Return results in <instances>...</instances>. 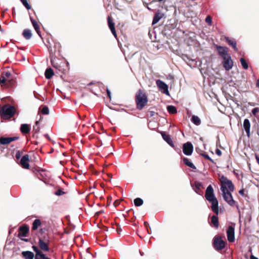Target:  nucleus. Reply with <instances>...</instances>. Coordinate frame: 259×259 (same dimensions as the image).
Here are the masks:
<instances>
[{
	"instance_id": "obj_1",
	"label": "nucleus",
	"mask_w": 259,
	"mask_h": 259,
	"mask_svg": "<svg viewBox=\"0 0 259 259\" xmlns=\"http://www.w3.org/2000/svg\"><path fill=\"white\" fill-rule=\"evenodd\" d=\"M50 54L51 62L52 66L62 73H64L66 69L63 67L67 65L64 61L60 60L58 57L61 56V46L59 42H54L53 47L51 44L48 47ZM67 67V66H66Z\"/></svg>"
},
{
	"instance_id": "obj_2",
	"label": "nucleus",
	"mask_w": 259,
	"mask_h": 259,
	"mask_svg": "<svg viewBox=\"0 0 259 259\" xmlns=\"http://www.w3.org/2000/svg\"><path fill=\"white\" fill-rule=\"evenodd\" d=\"M148 101V99L144 91L139 89L135 96L137 109L141 110L147 104Z\"/></svg>"
},
{
	"instance_id": "obj_3",
	"label": "nucleus",
	"mask_w": 259,
	"mask_h": 259,
	"mask_svg": "<svg viewBox=\"0 0 259 259\" xmlns=\"http://www.w3.org/2000/svg\"><path fill=\"white\" fill-rule=\"evenodd\" d=\"M15 78L9 71H4L0 77V84L2 87H12L15 83Z\"/></svg>"
},
{
	"instance_id": "obj_4",
	"label": "nucleus",
	"mask_w": 259,
	"mask_h": 259,
	"mask_svg": "<svg viewBox=\"0 0 259 259\" xmlns=\"http://www.w3.org/2000/svg\"><path fill=\"white\" fill-rule=\"evenodd\" d=\"M16 112L15 108L8 104L4 105L1 111V116L3 119L10 118Z\"/></svg>"
},
{
	"instance_id": "obj_5",
	"label": "nucleus",
	"mask_w": 259,
	"mask_h": 259,
	"mask_svg": "<svg viewBox=\"0 0 259 259\" xmlns=\"http://www.w3.org/2000/svg\"><path fill=\"white\" fill-rule=\"evenodd\" d=\"M219 180L221 183V190L223 191V188L225 187L226 189H228L231 192H233L234 190V186L232 183V181L229 180L226 177L222 175L220 177Z\"/></svg>"
},
{
	"instance_id": "obj_6",
	"label": "nucleus",
	"mask_w": 259,
	"mask_h": 259,
	"mask_svg": "<svg viewBox=\"0 0 259 259\" xmlns=\"http://www.w3.org/2000/svg\"><path fill=\"white\" fill-rule=\"evenodd\" d=\"M223 188V196L224 200L231 206H233L235 204V201L233 199L232 195L230 192H229L228 189H226L225 187Z\"/></svg>"
},
{
	"instance_id": "obj_7",
	"label": "nucleus",
	"mask_w": 259,
	"mask_h": 259,
	"mask_svg": "<svg viewBox=\"0 0 259 259\" xmlns=\"http://www.w3.org/2000/svg\"><path fill=\"white\" fill-rule=\"evenodd\" d=\"M213 244L217 250H221L225 247L226 243L221 236H217L213 239Z\"/></svg>"
},
{
	"instance_id": "obj_8",
	"label": "nucleus",
	"mask_w": 259,
	"mask_h": 259,
	"mask_svg": "<svg viewBox=\"0 0 259 259\" xmlns=\"http://www.w3.org/2000/svg\"><path fill=\"white\" fill-rule=\"evenodd\" d=\"M49 242L48 237H44V238H39L38 245L40 249L45 252L49 251L50 250Z\"/></svg>"
},
{
	"instance_id": "obj_9",
	"label": "nucleus",
	"mask_w": 259,
	"mask_h": 259,
	"mask_svg": "<svg viewBox=\"0 0 259 259\" xmlns=\"http://www.w3.org/2000/svg\"><path fill=\"white\" fill-rule=\"evenodd\" d=\"M29 231V227L27 225H23L20 227L19 228V233L18 237L22 240H23L25 242H28L29 241L28 239L23 238L22 237H26Z\"/></svg>"
},
{
	"instance_id": "obj_10",
	"label": "nucleus",
	"mask_w": 259,
	"mask_h": 259,
	"mask_svg": "<svg viewBox=\"0 0 259 259\" xmlns=\"http://www.w3.org/2000/svg\"><path fill=\"white\" fill-rule=\"evenodd\" d=\"M205 197L208 201L217 199L214 194V191L211 185H209L205 191Z\"/></svg>"
},
{
	"instance_id": "obj_11",
	"label": "nucleus",
	"mask_w": 259,
	"mask_h": 259,
	"mask_svg": "<svg viewBox=\"0 0 259 259\" xmlns=\"http://www.w3.org/2000/svg\"><path fill=\"white\" fill-rule=\"evenodd\" d=\"M223 67L226 70L229 71L230 70L233 66V62L231 59V56L229 55L228 56H226L225 59H223Z\"/></svg>"
},
{
	"instance_id": "obj_12",
	"label": "nucleus",
	"mask_w": 259,
	"mask_h": 259,
	"mask_svg": "<svg viewBox=\"0 0 259 259\" xmlns=\"http://www.w3.org/2000/svg\"><path fill=\"white\" fill-rule=\"evenodd\" d=\"M193 151V146L190 142H187L184 144L183 146V153L186 155H191Z\"/></svg>"
},
{
	"instance_id": "obj_13",
	"label": "nucleus",
	"mask_w": 259,
	"mask_h": 259,
	"mask_svg": "<svg viewBox=\"0 0 259 259\" xmlns=\"http://www.w3.org/2000/svg\"><path fill=\"white\" fill-rule=\"evenodd\" d=\"M215 48L218 50L219 55L223 58L225 59L226 56H229L228 54V48L221 46L215 45Z\"/></svg>"
},
{
	"instance_id": "obj_14",
	"label": "nucleus",
	"mask_w": 259,
	"mask_h": 259,
	"mask_svg": "<svg viewBox=\"0 0 259 259\" xmlns=\"http://www.w3.org/2000/svg\"><path fill=\"white\" fill-rule=\"evenodd\" d=\"M227 239L229 242H233L235 240V229L232 226H230L227 231Z\"/></svg>"
},
{
	"instance_id": "obj_15",
	"label": "nucleus",
	"mask_w": 259,
	"mask_h": 259,
	"mask_svg": "<svg viewBox=\"0 0 259 259\" xmlns=\"http://www.w3.org/2000/svg\"><path fill=\"white\" fill-rule=\"evenodd\" d=\"M156 83L159 89L163 90V93L166 95L169 94L168 90V87L164 82L160 79H158L156 80Z\"/></svg>"
},
{
	"instance_id": "obj_16",
	"label": "nucleus",
	"mask_w": 259,
	"mask_h": 259,
	"mask_svg": "<svg viewBox=\"0 0 259 259\" xmlns=\"http://www.w3.org/2000/svg\"><path fill=\"white\" fill-rule=\"evenodd\" d=\"M107 22H108V26L112 32V33L113 34V35H114V36L115 38H117V33H116V32L115 30V23L113 22V20L111 16H108Z\"/></svg>"
},
{
	"instance_id": "obj_17",
	"label": "nucleus",
	"mask_w": 259,
	"mask_h": 259,
	"mask_svg": "<svg viewBox=\"0 0 259 259\" xmlns=\"http://www.w3.org/2000/svg\"><path fill=\"white\" fill-rule=\"evenodd\" d=\"M29 161V156L25 154L21 159L20 164L23 168L28 169L29 164L28 162Z\"/></svg>"
},
{
	"instance_id": "obj_18",
	"label": "nucleus",
	"mask_w": 259,
	"mask_h": 259,
	"mask_svg": "<svg viewBox=\"0 0 259 259\" xmlns=\"http://www.w3.org/2000/svg\"><path fill=\"white\" fill-rule=\"evenodd\" d=\"M42 117L40 116V119L39 120L36 121L35 123V125L33 127V130H32V137L37 138H38V134L39 132L40 131V127L38 126V124L39 122V121L41 119Z\"/></svg>"
},
{
	"instance_id": "obj_19",
	"label": "nucleus",
	"mask_w": 259,
	"mask_h": 259,
	"mask_svg": "<svg viewBox=\"0 0 259 259\" xmlns=\"http://www.w3.org/2000/svg\"><path fill=\"white\" fill-rule=\"evenodd\" d=\"M163 16L164 14L159 10H158L154 16L152 21V25H154L158 23Z\"/></svg>"
},
{
	"instance_id": "obj_20",
	"label": "nucleus",
	"mask_w": 259,
	"mask_h": 259,
	"mask_svg": "<svg viewBox=\"0 0 259 259\" xmlns=\"http://www.w3.org/2000/svg\"><path fill=\"white\" fill-rule=\"evenodd\" d=\"M211 203V210L217 214H219V202L217 199L209 201Z\"/></svg>"
},
{
	"instance_id": "obj_21",
	"label": "nucleus",
	"mask_w": 259,
	"mask_h": 259,
	"mask_svg": "<svg viewBox=\"0 0 259 259\" xmlns=\"http://www.w3.org/2000/svg\"><path fill=\"white\" fill-rule=\"evenodd\" d=\"M243 127L246 132V135L248 137H250V123L248 119H245L243 122Z\"/></svg>"
},
{
	"instance_id": "obj_22",
	"label": "nucleus",
	"mask_w": 259,
	"mask_h": 259,
	"mask_svg": "<svg viewBox=\"0 0 259 259\" xmlns=\"http://www.w3.org/2000/svg\"><path fill=\"white\" fill-rule=\"evenodd\" d=\"M161 135L163 139L170 146L174 147V144L172 140L171 139L170 135H166L164 132H161Z\"/></svg>"
},
{
	"instance_id": "obj_23",
	"label": "nucleus",
	"mask_w": 259,
	"mask_h": 259,
	"mask_svg": "<svg viewBox=\"0 0 259 259\" xmlns=\"http://www.w3.org/2000/svg\"><path fill=\"white\" fill-rule=\"evenodd\" d=\"M20 131L24 134L26 135L29 134L30 131V126L28 124H22L20 126Z\"/></svg>"
},
{
	"instance_id": "obj_24",
	"label": "nucleus",
	"mask_w": 259,
	"mask_h": 259,
	"mask_svg": "<svg viewBox=\"0 0 259 259\" xmlns=\"http://www.w3.org/2000/svg\"><path fill=\"white\" fill-rule=\"evenodd\" d=\"M30 20L32 23V24L35 29V31H36L38 35L42 38V36L41 35L40 31V28H39V25L37 23V22L34 20L33 18H30Z\"/></svg>"
},
{
	"instance_id": "obj_25",
	"label": "nucleus",
	"mask_w": 259,
	"mask_h": 259,
	"mask_svg": "<svg viewBox=\"0 0 259 259\" xmlns=\"http://www.w3.org/2000/svg\"><path fill=\"white\" fill-rule=\"evenodd\" d=\"M225 39L227 40L229 45L231 46L236 52L238 51V49L237 48V43L235 40L231 39L228 37H225Z\"/></svg>"
},
{
	"instance_id": "obj_26",
	"label": "nucleus",
	"mask_w": 259,
	"mask_h": 259,
	"mask_svg": "<svg viewBox=\"0 0 259 259\" xmlns=\"http://www.w3.org/2000/svg\"><path fill=\"white\" fill-rule=\"evenodd\" d=\"M54 73L53 70L51 68H47L45 71V77L47 79H51L54 75Z\"/></svg>"
},
{
	"instance_id": "obj_27",
	"label": "nucleus",
	"mask_w": 259,
	"mask_h": 259,
	"mask_svg": "<svg viewBox=\"0 0 259 259\" xmlns=\"http://www.w3.org/2000/svg\"><path fill=\"white\" fill-rule=\"evenodd\" d=\"M23 36L26 39H29L32 36V33L30 30L25 29L22 32Z\"/></svg>"
},
{
	"instance_id": "obj_28",
	"label": "nucleus",
	"mask_w": 259,
	"mask_h": 259,
	"mask_svg": "<svg viewBox=\"0 0 259 259\" xmlns=\"http://www.w3.org/2000/svg\"><path fill=\"white\" fill-rule=\"evenodd\" d=\"M183 161L184 163L189 167L193 169H195L196 168V166L191 161H190L188 158L184 157L183 159Z\"/></svg>"
},
{
	"instance_id": "obj_29",
	"label": "nucleus",
	"mask_w": 259,
	"mask_h": 259,
	"mask_svg": "<svg viewBox=\"0 0 259 259\" xmlns=\"http://www.w3.org/2000/svg\"><path fill=\"white\" fill-rule=\"evenodd\" d=\"M22 254L25 259L34 258V254L32 252L29 251H23Z\"/></svg>"
},
{
	"instance_id": "obj_30",
	"label": "nucleus",
	"mask_w": 259,
	"mask_h": 259,
	"mask_svg": "<svg viewBox=\"0 0 259 259\" xmlns=\"http://www.w3.org/2000/svg\"><path fill=\"white\" fill-rule=\"evenodd\" d=\"M41 225V223L40 220L36 219L34 221L32 224V230H36L38 229V228Z\"/></svg>"
},
{
	"instance_id": "obj_31",
	"label": "nucleus",
	"mask_w": 259,
	"mask_h": 259,
	"mask_svg": "<svg viewBox=\"0 0 259 259\" xmlns=\"http://www.w3.org/2000/svg\"><path fill=\"white\" fill-rule=\"evenodd\" d=\"M211 222L216 228L219 227V219L217 215H212L211 218Z\"/></svg>"
},
{
	"instance_id": "obj_32",
	"label": "nucleus",
	"mask_w": 259,
	"mask_h": 259,
	"mask_svg": "<svg viewBox=\"0 0 259 259\" xmlns=\"http://www.w3.org/2000/svg\"><path fill=\"white\" fill-rule=\"evenodd\" d=\"M191 121L196 125H199L201 124L200 118L196 115H193L192 116Z\"/></svg>"
},
{
	"instance_id": "obj_33",
	"label": "nucleus",
	"mask_w": 259,
	"mask_h": 259,
	"mask_svg": "<svg viewBox=\"0 0 259 259\" xmlns=\"http://www.w3.org/2000/svg\"><path fill=\"white\" fill-rule=\"evenodd\" d=\"M167 110L170 114H176L177 113V108L172 105L168 106L167 107Z\"/></svg>"
},
{
	"instance_id": "obj_34",
	"label": "nucleus",
	"mask_w": 259,
	"mask_h": 259,
	"mask_svg": "<svg viewBox=\"0 0 259 259\" xmlns=\"http://www.w3.org/2000/svg\"><path fill=\"white\" fill-rule=\"evenodd\" d=\"M194 185L195 187V192L199 194V191L200 190L201 188L202 187V183L199 182H195L194 183Z\"/></svg>"
},
{
	"instance_id": "obj_35",
	"label": "nucleus",
	"mask_w": 259,
	"mask_h": 259,
	"mask_svg": "<svg viewBox=\"0 0 259 259\" xmlns=\"http://www.w3.org/2000/svg\"><path fill=\"white\" fill-rule=\"evenodd\" d=\"M134 204L136 206H140L143 204V200L140 198H137L134 199Z\"/></svg>"
},
{
	"instance_id": "obj_36",
	"label": "nucleus",
	"mask_w": 259,
	"mask_h": 259,
	"mask_svg": "<svg viewBox=\"0 0 259 259\" xmlns=\"http://www.w3.org/2000/svg\"><path fill=\"white\" fill-rule=\"evenodd\" d=\"M39 109L43 114H48L49 113V108L46 106H42L41 108L40 107Z\"/></svg>"
},
{
	"instance_id": "obj_37",
	"label": "nucleus",
	"mask_w": 259,
	"mask_h": 259,
	"mask_svg": "<svg viewBox=\"0 0 259 259\" xmlns=\"http://www.w3.org/2000/svg\"><path fill=\"white\" fill-rule=\"evenodd\" d=\"M240 61L243 68L244 69H247L248 68V65L245 60L243 58H241Z\"/></svg>"
},
{
	"instance_id": "obj_38",
	"label": "nucleus",
	"mask_w": 259,
	"mask_h": 259,
	"mask_svg": "<svg viewBox=\"0 0 259 259\" xmlns=\"http://www.w3.org/2000/svg\"><path fill=\"white\" fill-rule=\"evenodd\" d=\"M45 254L40 250L37 254H35V259H42L45 257Z\"/></svg>"
},
{
	"instance_id": "obj_39",
	"label": "nucleus",
	"mask_w": 259,
	"mask_h": 259,
	"mask_svg": "<svg viewBox=\"0 0 259 259\" xmlns=\"http://www.w3.org/2000/svg\"><path fill=\"white\" fill-rule=\"evenodd\" d=\"M20 1L27 10L31 9V6L28 3V0H20Z\"/></svg>"
},
{
	"instance_id": "obj_40",
	"label": "nucleus",
	"mask_w": 259,
	"mask_h": 259,
	"mask_svg": "<svg viewBox=\"0 0 259 259\" xmlns=\"http://www.w3.org/2000/svg\"><path fill=\"white\" fill-rule=\"evenodd\" d=\"M200 154L206 159L209 160L212 163L214 162L213 160L209 156L208 154H206L205 152H201L200 153Z\"/></svg>"
},
{
	"instance_id": "obj_41",
	"label": "nucleus",
	"mask_w": 259,
	"mask_h": 259,
	"mask_svg": "<svg viewBox=\"0 0 259 259\" xmlns=\"http://www.w3.org/2000/svg\"><path fill=\"white\" fill-rule=\"evenodd\" d=\"M205 22L207 23H208V24L209 25H211V23H212V18H211V16H207L206 17V18H205Z\"/></svg>"
},
{
	"instance_id": "obj_42",
	"label": "nucleus",
	"mask_w": 259,
	"mask_h": 259,
	"mask_svg": "<svg viewBox=\"0 0 259 259\" xmlns=\"http://www.w3.org/2000/svg\"><path fill=\"white\" fill-rule=\"evenodd\" d=\"M65 193V192L63 191L61 189H58L55 193V195H56L57 196H61V195L64 194Z\"/></svg>"
},
{
	"instance_id": "obj_43",
	"label": "nucleus",
	"mask_w": 259,
	"mask_h": 259,
	"mask_svg": "<svg viewBox=\"0 0 259 259\" xmlns=\"http://www.w3.org/2000/svg\"><path fill=\"white\" fill-rule=\"evenodd\" d=\"M116 232L118 234H120L121 232V227H120V226L118 224H117L116 223Z\"/></svg>"
},
{
	"instance_id": "obj_44",
	"label": "nucleus",
	"mask_w": 259,
	"mask_h": 259,
	"mask_svg": "<svg viewBox=\"0 0 259 259\" xmlns=\"http://www.w3.org/2000/svg\"><path fill=\"white\" fill-rule=\"evenodd\" d=\"M22 152L20 151H17L16 153V158L17 159H19L21 158Z\"/></svg>"
},
{
	"instance_id": "obj_45",
	"label": "nucleus",
	"mask_w": 259,
	"mask_h": 259,
	"mask_svg": "<svg viewBox=\"0 0 259 259\" xmlns=\"http://www.w3.org/2000/svg\"><path fill=\"white\" fill-rule=\"evenodd\" d=\"M259 112V108L258 107L254 108L252 110V113L254 115H256V114Z\"/></svg>"
},
{
	"instance_id": "obj_46",
	"label": "nucleus",
	"mask_w": 259,
	"mask_h": 259,
	"mask_svg": "<svg viewBox=\"0 0 259 259\" xmlns=\"http://www.w3.org/2000/svg\"><path fill=\"white\" fill-rule=\"evenodd\" d=\"M32 248H33V250L35 251V252L36 253V254H37V252H38L40 250L38 249V248H37V246H32Z\"/></svg>"
},
{
	"instance_id": "obj_47",
	"label": "nucleus",
	"mask_w": 259,
	"mask_h": 259,
	"mask_svg": "<svg viewBox=\"0 0 259 259\" xmlns=\"http://www.w3.org/2000/svg\"><path fill=\"white\" fill-rule=\"evenodd\" d=\"M120 204V201L119 200H115L114 202V205L115 207H116L118 205H119Z\"/></svg>"
},
{
	"instance_id": "obj_48",
	"label": "nucleus",
	"mask_w": 259,
	"mask_h": 259,
	"mask_svg": "<svg viewBox=\"0 0 259 259\" xmlns=\"http://www.w3.org/2000/svg\"><path fill=\"white\" fill-rule=\"evenodd\" d=\"M215 153L218 156H221L222 155V151L219 149H217L215 150Z\"/></svg>"
},
{
	"instance_id": "obj_49",
	"label": "nucleus",
	"mask_w": 259,
	"mask_h": 259,
	"mask_svg": "<svg viewBox=\"0 0 259 259\" xmlns=\"http://www.w3.org/2000/svg\"><path fill=\"white\" fill-rule=\"evenodd\" d=\"M239 193L242 195V196H244L245 195H244V190L243 189L240 190L239 191Z\"/></svg>"
},
{
	"instance_id": "obj_50",
	"label": "nucleus",
	"mask_w": 259,
	"mask_h": 259,
	"mask_svg": "<svg viewBox=\"0 0 259 259\" xmlns=\"http://www.w3.org/2000/svg\"><path fill=\"white\" fill-rule=\"evenodd\" d=\"M107 176H108V178L109 179V181H110L112 178V174H107Z\"/></svg>"
},
{
	"instance_id": "obj_51",
	"label": "nucleus",
	"mask_w": 259,
	"mask_h": 259,
	"mask_svg": "<svg viewBox=\"0 0 259 259\" xmlns=\"http://www.w3.org/2000/svg\"><path fill=\"white\" fill-rule=\"evenodd\" d=\"M104 213V210H102L96 212V214L99 215L100 214Z\"/></svg>"
},
{
	"instance_id": "obj_52",
	"label": "nucleus",
	"mask_w": 259,
	"mask_h": 259,
	"mask_svg": "<svg viewBox=\"0 0 259 259\" xmlns=\"http://www.w3.org/2000/svg\"><path fill=\"white\" fill-rule=\"evenodd\" d=\"M255 159L256 160V161H257V163L259 164V156L256 155H255Z\"/></svg>"
},
{
	"instance_id": "obj_53",
	"label": "nucleus",
	"mask_w": 259,
	"mask_h": 259,
	"mask_svg": "<svg viewBox=\"0 0 259 259\" xmlns=\"http://www.w3.org/2000/svg\"><path fill=\"white\" fill-rule=\"evenodd\" d=\"M144 225L145 227H146L147 228V227L149 226V224L147 222H145L144 223Z\"/></svg>"
},
{
	"instance_id": "obj_54",
	"label": "nucleus",
	"mask_w": 259,
	"mask_h": 259,
	"mask_svg": "<svg viewBox=\"0 0 259 259\" xmlns=\"http://www.w3.org/2000/svg\"><path fill=\"white\" fill-rule=\"evenodd\" d=\"M250 259H258L257 257L254 256L253 255H251L250 256Z\"/></svg>"
},
{
	"instance_id": "obj_55",
	"label": "nucleus",
	"mask_w": 259,
	"mask_h": 259,
	"mask_svg": "<svg viewBox=\"0 0 259 259\" xmlns=\"http://www.w3.org/2000/svg\"><path fill=\"white\" fill-rule=\"evenodd\" d=\"M45 136L49 140H51L50 137H49L48 134H46Z\"/></svg>"
},
{
	"instance_id": "obj_56",
	"label": "nucleus",
	"mask_w": 259,
	"mask_h": 259,
	"mask_svg": "<svg viewBox=\"0 0 259 259\" xmlns=\"http://www.w3.org/2000/svg\"><path fill=\"white\" fill-rule=\"evenodd\" d=\"M256 87L259 88V80H257V82H256Z\"/></svg>"
},
{
	"instance_id": "obj_57",
	"label": "nucleus",
	"mask_w": 259,
	"mask_h": 259,
	"mask_svg": "<svg viewBox=\"0 0 259 259\" xmlns=\"http://www.w3.org/2000/svg\"><path fill=\"white\" fill-rule=\"evenodd\" d=\"M107 92L108 96L109 97H110V92H109L108 90H107Z\"/></svg>"
},
{
	"instance_id": "obj_58",
	"label": "nucleus",
	"mask_w": 259,
	"mask_h": 259,
	"mask_svg": "<svg viewBox=\"0 0 259 259\" xmlns=\"http://www.w3.org/2000/svg\"><path fill=\"white\" fill-rule=\"evenodd\" d=\"M42 259H50L49 257H46L45 255V257L43 258Z\"/></svg>"
},
{
	"instance_id": "obj_59",
	"label": "nucleus",
	"mask_w": 259,
	"mask_h": 259,
	"mask_svg": "<svg viewBox=\"0 0 259 259\" xmlns=\"http://www.w3.org/2000/svg\"><path fill=\"white\" fill-rule=\"evenodd\" d=\"M147 232H148V234H150V233L149 232V230L148 229H147Z\"/></svg>"
},
{
	"instance_id": "obj_60",
	"label": "nucleus",
	"mask_w": 259,
	"mask_h": 259,
	"mask_svg": "<svg viewBox=\"0 0 259 259\" xmlns=\"http://www.w3.org/2000/svg\"><path fill=\"white\" fill-rule=\"evenodd\" d=\"M258 136H259V133H258Z\"/></svg>"
},
{
	"instance_id": "obj_61",
	"label": "nucleus",
	"mask_w": 259,
	"mask_h": 259,
	"mask_svg": "<svg viewBox=\"0 0 259 259\" xmlns=\"http://www.w3.org/2000/svg\"><path fill=\"white\" fill-rule=\"evenodd\" d=\"M32 259H33V258H32Z\"/></svg>"
}]
</instances>
